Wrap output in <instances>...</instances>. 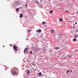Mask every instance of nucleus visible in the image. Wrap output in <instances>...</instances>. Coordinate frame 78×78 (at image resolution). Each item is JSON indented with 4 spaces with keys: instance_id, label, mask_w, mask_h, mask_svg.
<instances>
[{
    "instance_id": "1",
    "label": "nucleus",
    "mask_w": 78,
    "mask_h": 78,
    "mask_svg": "<svg viewBox=\"0 0 78 78\" xmlns=\"http://www.w3.org/2000/svg\"><path fill=\"white\" fill-rule=\"evenodd\" d=\"M24 53H28V48H26L24 50Z\"/></svg>"
},
{
    "instance_id": "2",
    "label": "nucleus",
    "mask_w": 78,
    "mask_h": 78,
    "mask_svg": "<svg viewBox=\"0 0 78 78\" xmlns=\"http://www.w3.org/2000/svg\"><path fill=\"white\" fill-rule=\"evenodd\" d=\"M13 48H14V50H16V51H17V48H18V47H16V45H14L13 46Z\"/></svg>"
},
{
    "instance_id": "3",
    "label": "nucleus",
    "mask_w": 78,
    "mask_h": 78,
    "mask_svg": "<svg viewBox=\"0 0 78 78\" xmlns=\"http://www.w3.org/2000/svg\"><path fill=\"white\" fill-rule=\"evenodd\" d=\"M51 33H52V34L54 33H55V30L53 29H51Z\"/></svg>"
},
{
    "instance_id": "4",
    "label": "nucleus",
    "mask_w": 78,
    "mask_h": 78,
    "mask_svg": "<svg viewBox=\"0 0 78 78\" xmlns=\"http://www.w3.org/2000/svg\"><path fill=\"white\" fill-rule=\"evenodd\" d=\"M26 72L27 75H29V74H30V70H29L27 69Z\"/></svg>"
},
{
    "instance_id": "5",
    "label": "nucleus",
    "mask_w": 78,
    "mask_h": 78,
    "mask_svg": "<svg viewBox=\"0 0 78 78\" xmlns=\"http://www.w3.org/2000/svg\"><path fill=\"white\" fill-rule=\"evenodd\" d=\"M47 47H45L43 48V50L44 51H45V50H47Z\"/></svg>"
},
{
    "instance_id": "6",
    "label": "nucleus",
    "mask_w": 78,
    "mask_h": 78,
    "mask_svg": "<svg viewBox=\"0 0 78 78\" xmlns=\"http://www.w3.org/2000/svg\"><path fill=\"white\" fill-rule=\"evenodd\" d=\"M41 29H40L39 30H38L37 31V33H41Z\"/></svg>"
},
{
    "instance_id": "7",
    "label": "nucleus",
    "mask_w": 78,
    "mask_h": 78,
    "mask_svg": "<svg viewBox=\"0 0 78 78\" xmlns=\"http://www.w3.org/2000/svg\"><path fill=\"white\" fill-rule=\"evenodd\" d=\"M78 37V35H74V37L75 38H77Z\"/></svg>"
},
{
    "instance_id": "8",
    "label": "nucleus",
    "mask_w": 78,
    "mask_h": 78,
    "mask_svg": "<svg viewBox=\"0 0 78 78\" xmlns=\"http://www.w3.org/2000/svg\"><path fill=\"white\" fill-rule=\"evenodd\" d=\"M19 10V8H17V9H16V12H18Z\"/></svg>"
},
{
    "instance_id": "9",
    "label": "nucleus",
    "mask_w": 78,
    "mask_h": 78,
    "mask_svg": "<svg viewBox=\"0 0 78 78\" xmlns=\"http://www.w3.org/2000/svg\"><path fill=\"white\" fill-rule=\"evenodd\" d=\"M12 73L13 74V75H15V74H16V72L15 71H13L12 72Z\"/></svg>"
},
{
    "instance_id": "10",
    "label": "nucleus",
    "mask_w": 78,
    "mask_h": 78,
    "mask_svg": "<svg viewBox=\"0 0 78 78\" xmlns=\"http://www.w3.org/2000/svg\"><path fill=\"white\" fill-rule=\"evenodd\" d=\"M22 17H23V14H21L20 15V18H22Z\"/></svg>"
},
{
    "instance_id": "11",
    "label": "nucleus",
    "mask_w": 78,
    "mask_h": 78,
    "mask_svg": "<svg viewBox=\"0 0 78 78\" xmlns=\"http://www.w3.org/2000/svg\"><path fill=\"white\" fill-rule=\"evenodd\" d=\"M39 76H41V75H42V73H40L38 74Z\"/></svg>"
},
{
    "instance_id": "12",
    "label": "nucleus",
    "mask_w": 78,
    "mask_h": 78,
    "mask_svg": "<svg viewBox=\"0 0 78 78\" xmlns=\"http://www.w3.org/2000/svg\"><path fill=\"white\" fill-rule=\"evenodd\" d=\"M62 19H59V20L60 22H62Z\"/></svg>"
},
{
    "instance_id": "13",
    "label": "nucleus",
    "mask_w": 78,
    "mask_h": 78,
    "mask_svg": "<svg viewBox=\"0 0 78 78\" xmlns=\"http://www.w3.org/2000/svg\"><path fill=\"white\" fill-rule=\"evenodd\" d=\"M73 40L74 41H76V38H73Z\"/></svg>"
},
{
    "instance_id": "14",
    "label": "nucleus",
    "mask_w": 78,
    "mask_h": 78,
    "mask_svg": "<svg viewBox=\"0 0 78 78\" xmlns=\"http://www.w3.org/2000/svg\"><path fill=\"white\" fill-rule=\"evenodd\" d=\"M50 12L51 14V13H52V12H53V10H51V11H50Z\"/></svg>"
},
{
    "instance_id": "15",
    "label": "nucleus",
    "mask_w": 78,
    "mask_h": 78,
    "mask_svg": "<svg viewBox=\"0 0 78 78\" xmlns=\"http://www.w3.org/2000/svg\"><path fill=\"white\" fill-rule=\"evenodd\" d=\"M55 50H58V49H59V47H57V48H55Z\"/></svg>"
},
{
    "instance_id": "16",
    "label": "nucleus",
    "mask_w": 78,
    "mask_h": 78,
    "mask_svg": "<svg viewBox=\"0 0 78 78\" xmlns=\"http://www.w3.org/2000/svg\"><path fill=\"white\" fill-rule=\"evenodd\" d=\"M44 23H45V22L43 21V22L42 24L43 25H44Z\"/></svg>"
},
{
    "instance_id": "17",
    "label": "nucleus",
    "mask_w": 78,
    "mask_h": 78,
    "mask_svg": "<svg viewBox=\"0 0 78 78\" xmlns=\"http://www.w3.org/2000/svg\"><path fill=\"white\" fill-rule=\"evenodd\" d=\"M28 31L29 32H31V30H28Z\"/></svg>"
},
{
    "instance_id": "18",
    "label": "nucleus",
    "mask_w": 78,
    "mask_h": 78,
    "mask_svg": "<svg viewBox=\"0 0 78 78\" xmlns=\"http://www.w3.org/2000/svg\"><path fill=\"white\" fill-rule=\"evenodd\" d=\"M69 58H72V55H71L69 56Z\"/></svg>"
},
{
    "instance_id": "19",
    "label": "nucleus",
    "mask_w": 78,
    "mask_h": 78,
    "mask_svg": "<svg viewBox=\"0 0 78 78\" xmlns=\"http://www.w3.org/2000/svg\"><path fill=\"white\" fill-rule=\"evenodd\" d=\"M69 72H70V71H67L66 72H67V73H68Z\"/></svg>"
},
{
    "instance_id": "20",
    "label": "nucleus",
    "mask_w": 78,
    "mask_h": 78,
    "mask_svg": "<svg viewBox=\"0 0 78 78\" xmlns=\"http://www.w3.org/2000/svg\"><path fill=\"white\" fill-rule=\"evenodd\" d=\"M30 53H31V54H32V53H33V51H31L30 52Z\"/></svg>"
},
{
    "instance_id": "21",
    "label": "nucleus",
    "mask_w": 78,
    "mask_h": 78,
    "mask_svg": "<svg viewBox=\"0 0 78 78\" xmlns=\"http://www.w3.org/2000/svg\"><path fill=\"white\" fill-rule=\"evenodd\" d=\"M76 31H77V32H78V30H76Z\"/></svg>"
},
{
    "instance_id": "22",
    "label": "nucleus",
    "mask_w": 78,
    "mask_h": 78,
    "mask_svg": "<svg viewBox=\"0 0 78 78\" xmlns=\"http://www.w3.org/2000/svg\"><path fill=\"white\" fill-rule=\"evenodd\" d=\"M59 38L60 39H61V37H59Z\"/></svg>"
},
{
    "instance_id": "23",
    "label": "nucleus",
    "mask_w": 78,
    "mask_h": 78,
    "mask_svg": "<svg viewBox=\"0 0 78 78\" xmlns=\"http://www.w3.org/2000/svg\"><path fill=\"white\" fill-rule=\"evenodd\" d=\"M26 7H27V5H26Z\"/></svg>"
},
{
    "instance_id": "24",
    "label": "nucleus",
    "mask_w": 78,
    "mask_h": 78,
    "mask_svg": "<svg viewBox=\"0 0 78 78\" xmlns=\"http://www.w3.org/2000/svg\"><path fill=\"white\" fill-rule=\"evenodd\" d=\"M34 63H33V64H32V65H33H33H34Z\"/></svg>"
},
{
    "instance_id": "25",
    "label": "nucleus",
    "mask_w": 78,
    "mask_h": 78,
    "mask_svg": "<svg viewBox=\"0 0 78 78\" xmlns=\"http://www.w3.org/2000/svg\"><path fill=\"white\" fill-rule=\"evenodd\" d=\"M75 23V24H77V22H76V23Z\"/></svg>"
},
{
    "instance_id": "26",
    "label": "nucleus",
    "mask_w": 78,
    "mask_h": 78,
    "mask_svg": "<svg viewBox=\"0 0 78 78\" xmlns=\"http://www.w3.org/2000/svg\"><path fill=\"white\" fill-rule=\"evenodd\" d=\"M70 72H72V70H71L70 71Z\"/></svg>"
},
{
    "instance_id": "27",
    "label": "nucleus",
    "mask_w": 78,
    "mask_h": 78,
    "mask_svg": "<svg viewBox=\"0 0 78 78\" xmlns=\"http://www.w3.org/2000/svg\"><path fill=\"white\" fill-rule=\"evenodd\" d=\"M10 46H11V44H10Z\"/></svg>"
},
{
    "instance_id": "28",
    "label": "nucleus",
    "mask_w": 78,
    "mask_h": 78,
    "mask_svg": "<svg viewBox=\"0 0 78 78\" xmlns=\"http://www.w3.org/2000/svg\"><path fill=\"white\" fill-rule=\"evenodd\" d=\"M3 47H5V46H3Z\"/></svg>"
},
{
    "instance_id": "29",
    "label": "nucleus",
    "mask_w": 78,
    "mask_h": 78,
    "mask_svg": "<svg viewBox=\"0 0 78 78\" xmlns=\"http://www.w3.org/2000/svg\"><path fill=\"white\" fill-rule=\"evenodd\" d=\"M41 2H42V0L41 1Z\"/></svg>"
},
{
    "instance_id": "30",
    "label": "nucleus",
    "mask_w": 78,
    "mask_h": 78,
    "mask_svg": "<svg viewBox=\"0 0 78 78\" xmlns=\"http://www.w3.org/2000/svg\"><path fill=\"white\" fill-rule=\"evenodd\" d=\"M66 74H68V73H66Z\"/></svg>"
},
{
    "instance_id": "31",
    "label": "nucleus",
    "mask_w": 78,
    "mask_h": 78,
    "mask_svg": "<svg viewBox=\"0 0 78 78\" xmlns=\"http://www.w3.org/2000/svg\"><path fill=\"white\" fill-rule=\"evenodd\" d=\"M61 36H62V35H61Z\"/></svg>"
},
{
    "instance_id": "32",
    "label": "nucleus",
    "mask_w": 78,
    "mask_h": 78,
    "mask_svg": "<svg viewBox=\"0 0 78 78\" xmlns=\"http://www.w3.org/2000/svg\"><path fill=\"white\" fill-rule=\"evenodd\" d=\"M66 12H67V11H66Z\"/></svg>"
},
{
    "instance_id": "33",
    "label": "nucleus",
    "mask_w": 78,
    "mask_h": 78,
    "mask_svg": "<svg viewBox=\"0 0 78 78\" xmlns=\"http://www.w3.org/2000/svg\"><path fill=\"white\" fill-rule=\"evenodd\" d=\"M68 11V12H69V11Z\"/></svg>"
}]
</instances>
